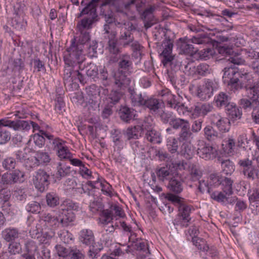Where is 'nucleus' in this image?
<instances>
[{
  "instance_id": "1",
  "label": "nucleus",
  "mask_w": 259,
  "mask_h": 259,
  "mask_svg": "<svg viewBox=\"0 0 259 259\" xmlns=\"http://www.w3.org/2000/svg\"><path fill=\"white\" fill-rule=\"evenodd\" d=\"M80 35L78 41H72L70 46L63 53L65 63L64 70V80L65 82H73L79 81L82 83L84 77L78 69L82 70L81 64L85 60L83 48L90 39L89 32L79 31Z\"/></svg>"
},
{
  "instance_id": "2",
  "label": "nucleus",
  "mask_w": 259,
  "mask_h": 259,
  "mask_svg": "<svg viewBox=\"0 0 259 259\" xmlns=\"http://www.w3.org/2000/svg\"><path fill=\"white\" fill-rule=\"evenodd\" d=\"M135 2V0H132L124 4L123 0H92L81 11L82 14H88V16L83 18L79 22L77 25L78 30L84 31L90 29L97 16V11L105 17L106 20L109 17H113L112 12L109 11L111 6L117 11L125 14L130 18H134V16L129 14L128 10L134 7Z\"/></svg>"
},
{
  "instance_id": "3",
  "label": "nucleus",
  "mask_w": 259,
  "mask_h": 259,
  "mask_svg": "<svg viewBox=\"0 0 259 259\" xmlns=\"http://www.w3.org/2000/svg\"><path fill=\"white\" fill-rule=\"evenodd\" d=\"M78 208V203L66 199L61 204L55 215L44 212L41 219L54 229L67 227L75 220V215L73 211L77 210Z\"/></svg>"
},
{
  "instance_id": "4",
  "label": "nucleus",
  "mask_w": 259,
  "mask_h": 259,
  "mask_svg": "<svg viewBox=\"0 0 259 259\" xmlns=\"http://www.w3.org/2000/svg\"><path fill=\"white\" fill-rule=\"evenodd\" d=\"M186 170L189 172L188 178L191 181L199 180L202 175L199 164L191 161H177L166 164L160 167L157 171L158 178L161 181H169L174 176L180 174V171Z\"/></svg>"
},
{
  "instance_id": "5",
  "label": "nucleus",
  "mask_w": 259,
  "mask_h": 259,
  "mask_svg": "<svg viewBox=\"0 0 259 259\" xmlns=\"http://www.w3.org/2000/svg\"><path fill=\"white\" fill-rule=\"evenodd\" d=\"M131 100L133 106L147 108L151 113L160 116L163 123H167L170 120V124H171L172 120L177 119H171L172 113L171 112H166L164 110V103L157 99L153 98L148 99L143 97L141 94H133L131 95ZM170 125L172 126L171 124Z\"/></svg>"
},
{
  "instance_id": "6",
  "label": "nucleus",
  "mask_w": 259,
  "mask_h": 259,
  "mask_svg": "<svg viewBox=\"0 0 259 259\" xmlns=\"http://www.w3.org/2000/svg\"><path fill=\"white\" fill-rule=\"evenodd\" d=\"M171 124L175 129H181L180 134V140L184 142L181 145L180 153L186 159H190L194 154V148L189 139L191 135L190 131V124L187 120L183 119H177L171 121Z\"/></svg>"
},
{
  "instance_id": "7",
  "label": "nucleus",
  "mask_w": 259,
  "mask_h": 259,
  "mask_svg": "<svg viewBox=\"0 0 259 259\" xmlns=\"http://www.w3.org/2000/svg\"><path fill=\"white\" fill-rule=\"evenodd\" d=\"M232 66L231 67H225L224 69L223 80L233 92L241 88L244 84L250 80V74Z\"/></svg>"
},
{
  "instance_id": "8",
  "label": "nucleus",
  "mask_w": 259,
  "mask_h": 259,
  "mask_svg": "<svg viewBox=\"0 0 259 259\" xmlns=\"http://www.w3.org/2000/svg\"><path fill=\"white\" fill-rule=\"evenodd\" d=\"M219 88L215 79H204L202 82L190 88L192 93L201 100H207L213 95Z\"/></svg>"
},
{
  "instance_id": "9",
  "label": "nucleus",
  "mask_w": 259,
  "mask_h": 259,
  "mask_svg": "<svg viewBox=\"0 0 259 259\" xmlns=\"http://www.w3.org/2000/svg\"><path fill=\"white\" fill-rule=\"evenodd\" d=\"M132 62L130 56H123L118 62V70L114 73L115 85L121 89L123 87L128 85L130 83V79L127 77L126 73L129 70Z\"/></svg>"
},
{
  "instance_id": "10",
  "label": "nucleus",
  "mask_w": 259,
  "mask_h": 259,
  "mask_svg": "<svg viewBox=\"0 0 259 259\" xmlns=\"http://www.w3.org/2000/svg\"><path fill=\"white\" fill-rule=\"evenodd\" d=\"M116 22L113 17H109L106 20V24L104 25V29L105 31V38L108 39V49L111 54H117L119 52L117 46L116 31L115 29Z\"/></svg>"
},
{
  "instance_id": "11",
  "label": "nucleus",
  "mask_w": 259,
  "mask_h": 259,
  "mask_svg": "<svg viewBox=\"0 0 259 259\" xmlns=\"http://www.w3.org/2000/svg\"><path fill=\"white\" fill-rule=\"evenodd\" d=\"M233 181L230 178L223 177L219 174H212L208 178L206 186L208 192L211 193L213 188L221 185L224 192L227 194L231 195L233 193Z\"/></svg>"
},
{
  "instance_id": "12",
  "label": "nucleus",
  "mask_w": 259,
  "mask_h": 259,
  "mask_svg": "<svg viewBox=\"0 0 259 259\" xmlns=\"http://www.w3.org/2000/svg\"><path fill=\"white\" fill-rule=\"evenodd\" d=\"M9 127L14 131H18L22 127L27 128V125L24 122L16 121V120H10L9 117L0 119V144L3 145L9 142L11 139V133L6 128Z\"/></svg>"
},
{
  "instance_id": "13",
  "label": "nucleus",
  "mask_w": 259,
  "mask_h": 259,
  "mask_svg": "<svg viewBox=\"0 0 259 259\" xmlns=\"http://www.w3.org/2000/svg\"><path fill=\"white\" fill-rule=\"evenodd\" d=\"M210 41V38L206 36L205 35H199L198 34L196 36H193L191 38L188 39L186 38L184 40L181 42L179 45V47L181 52L183 54L190 55L192 56L194 54H196L198 50L195 49L192 44H207Z\"/></svg>"
},
{
  "instance_id": "14",
  "label": "nucleus",
  "mask_w": 259,
  "mask_h": 259,
  "mask_svg": "<svg viewBox=\"0 0 259 259\" xmlns=\"http://www.w3.org/2000/svg\"><path fill=\"white\" fill-rule=\"evenodd\" d=\"M128 239L130 242L135 243L137 259H144L150 254L149 244L147 240L138 241L136 234L132 232Z\"/></svg>"
},
{
  "instance_id": "15",
  "label": "nucleus",
  "mask_w": 259,
  "mask_h": 259,
  "mask_svg": "<svg viewBox=\"0 0 259 259\" xmlns=\"http://www.w3.org/2000/svg\"><path fill=\"white\" fill-rule=\"evenodd\" d=\"M189 175V172L186 170L180 171L179 175H175L168 182V189L175 193H181L183 189L182 179H185L188 181H192L188 178Z\"/></svg>"
},
{
  "instance_id": "16",
  "label": "nucleus",
  "mask_w": 259,
  "mask_h": 259,
  "mask_svg": "<svg viewBox=\"0 0 259 259\" xmlns=\"http://www.w3.org/2000/svg\"><path fill=\"white\" fill-rule=\"evenodd\" d=\"M87 184L92 188H101L103 194L106 196L110 197L118 196L112 186L104 179L98 177L96 181H89Z\"/></svg>"
},
{
  "instance_id": "17",
  "label": "nucleus",
  "mask_w": 259,
  "mask_h": 259,
  "mask_svg": "<svg viewBox=\"0 0 259 259\" xmlns=\"http://www.w3.org/2000/svg\"><path fill=\"white\" fill-rule=\"evenodd\" d=\"M116 26L122 27V31L119 37V41L122 44L124 47L129 45L134 40V36L131 33V31L135 29V26L133 25L132 22L129 21L123 23H116Z\"/></svg>"
},
{
  "instance_id": "18",
  "label": "nucleus",
  "mask_w": 259,
  "mask_h": 259,
  "mask_svg": "<svg viewBox=\"0 0 259 259\" xmlns=\"http://www.w3.org/2000/svg\"><path fill=\"white\" fill-rule=\"evenodd\" d=\"M197 154L200 158L205 160L213 159L218 154L217 150L209 144L203 141L198 142Z\"/></svg>"
},
{
  "instance_id": "19",
  "label": "nucleus",
  "mask_w": 259,
  "mask_h": 259,
  "mask_svg": "<svg viewBox=\"0 0 259 259\" xmlns=\"http://www.w3.org/2000/svg\"><path fill=\"white\" fill-rule=\"evenodd\" d=\"M24 172L19 169H15L12 172H6L1 178L0 183L3 185H11L24 181Z\"/></svg>"
},
{
  "instance_id": "20",
  "label": "nucleus",
  "mask_w": 259,
  "mask_h": 259,
  "mask_svg": "<svg viewBox=\"0 0 259 259\" xmlns=\"http://www.w3.org/2000/svg\"><path fill=\"white\" fill-rule=\"evenodd\" d=\"M241 56H245L251 59L255 58L257 59H259V52L256 53L252 49H241L239 53L235 54V55L230 57L228 60L233 63L234 65L244 64L245 60L242 58Z\"/></svg>"
},
{
  "instance_id": "21",
  "label": "nucleus",
  "mask_w": 259,
  "mask_h": 259,
  "mask_svg": "<svg viewBox=\"0 0 259 259\" xmlns=\"http://www.w3.org/2000/svg\"><path fill=\"white\" fill-rule=\"evenodd\" d=\"M50 176L44 170L39 169L34 176L33 181L35 187L40 192L44 191L48 187Z\"/></svg>"
},
{
  "instance_id": "22",
  "label": "nucleus",
  "mask_w": 259,
  "mask_h": 259,
  "mask_svg": "<svg viewBox=\"0 0 259 259\" xmlns=\"http://www.w3.org/2000/svg\"><path fill=\"white\" fill-rule=\"evenodd\" d=\"M166 105L168 107L176 110L178 113L180 115H184L187 112H191V108H188L185 106L183 104L178 102L176 100V96L171 93H167L166 95Z\"/></svg>"
},
{
  "instance_id": "23",
  "label": "nucleus",
  "mask_w": 259,
  "mask_h": 259,
  "mask_svg": "<svg viewBox=\"0 0 259 259\" xmlns=\"http://www.w3.org/2000/svg\"><path fill=\"white\" fill-rule=\"evenodd\" d=\"M238 164L244 175L247 178L253 180L255 177H259V172L252 165L251 160L248 159H241L239 161Z\"/></svg>"
},
{
  "instance_id": "24",
  "label": "nucleus",
  "mask_w": 259,
  "mask_h": 259,
  "mask_svg": "<svg viewBox=\"0 0 259 259\" xmlns=\"http://www.w3.org/2000/svg\"><path fill=\"white\" fill-rule=\"evenodd\" d=\"M44 213V212L39 214V220L38 222L34 221L33 220L31 222V218H29L28 220V226L30 228L29 229V234L32 238H37L39 237V235L44 229L41 227L42 225L46 226V227H51L48 225L45 221L41 220V215Z\"/></svg>"
},
{
  "instance_id": "25",
  "label": "nucleus",
  "mask_w": 259,
  "mask_h": 259,
  "mask_svg": "<svg viewBox=\"0 0 259 259\" xmlns=\"http://www.w3.org/2000/svg\"><path fill=\"white\" fill-rule=\"evenodd\" d=\"M211 123L215 125L218 130L222 132H228L230 128V122L229 119L225 117H222L219 114H214L211 116Z\"/></svg>"
},
{
  "instance_id": "26",
  "label": "nucleus",
  "mask_w": 259,
  "mask_h": 259,
  "mask_svg": "<svg viewBox=\"0 0 259 259\" xmlns=\"http://www.w3.org/2000/svg\"><path fill=\"white\" fill-rule=\"evenodd\" d=\"M86 92L90 100L95 102L98 98H101L103 97V95L106 96L108 93L107 89L98 87L94 84L87 88Z\"/></svg>"
},
{
  "instance_id": "27",
  "label": "nucleus",
  "mask_w": 259,
  "mask_h": 259,
  "mask_svg": "<svg viewBox=\"0 0 259 259\" xmlns=\"http://www.w3.org/2000/svg\"><path fill=\"white\" fill-rule=\"evenodd\" d=\"M179 214L182 217V221L181 225L184 227H187L188 223L191 220L190 217V213L194 210L193 206L191 205L183 202L178 206Z\"/></svg>"
},
{
  "instance_id": "28",
  "label": "nucleus",
  "mask_w": 259,
  "mask_h": 259,
  "mask_svg": "<svg viewBox=\"0 0 259 259\" xmlns=\"http://www.w3.org/2000/svg\"><path fill=\"white\" fill-rule=\"evenodd\" d=\"M212 109L213 107L209 103H198L193 107H191V113L194 118L200 116H204L211 112Z\"/></svg>"
},
{
  "instance_id": "29",
  "label": "nucleus",
  "mask_w": 259,
  "mask_h": 259,
  "mask_svg": "<svg viewBox=\"0 0 259 259\" xmlns=\"http://www.w3.org/2000/svg\"><path fill=\"white\" fill-rule=\"evenodd\" d=\"M164 49L160 54L162 58V62L164 66L167 65L170 63L174 59V57L171 55L173 44L170 40L163 43Z\"/></svg>"
},
{
  "instance_id": "30",
  "label": "nucleus",
  "mask_w": 259,
  "mask_h": 259,
  "mask_svg": "<svg viewBox=\"0 0 259 259\" xmlns=\"http://www.w3.org/2000/svg\"><path fill=\"white\" fill-rule=\"evenodd\" d=\"M113 219L112 212L109 209H104L100 213L99 221L100 223L105 226L104 229L106 231L112 232L114 231V228L112 224H111L108 228H106V226L110 224Z\"/></svg>"
},
{
  "instance_id": "31",
  "label": "nucleus",
  "mask_w": 259,
  "mask_h": 259,
  "mask_svg": "<svg viewBox=\"0 0 259 259\" xmlns=\"http://www.w3.org/2000/svg\"><path fill=\"white\" fill-rule=\"evenodd\" d=\"M155 10V7L151 6L145 9L142 14V18L144 21V26L146 29L151 27L156 22V19L153 15Z\"/></svg>"
},
{
  "instance_id": "32",
  "label": "nucleus",
  "mask_w": 259,
  "mask_h": 259,
  "mask_svg": "<svg viewBox=\"0 0 259 259\" xmlns=\"http://www.w3.org/2000/svg\"><path fill=\"white\" fill-rule=\"evenodd\" d=\"M48 228L47 230L46 228L43 229L37 239L38 240L40 243L49 245L50 244L51 239L55 234L54 231L58 228L54 229L52 227Z\"/></svg>"
},
{
  "instance_id": "33",
  "label": "nucleus",
  "mask_w": 259,
  "mask_h": 259,
  "mask_svg": "<svg viewBox=\"0 0 259 259\" xmlns=\"http://www.w3.org/2000/svg\"><path fill=\"white\" fill-rule=\"evenodd\" d=\"M79 241L83 244L89 246L95 243V237L93 231L90 229H82L79 233Z\"/></svg>"
},
{
  "instance_id": "34",
  "label": "nucleus",
  "mask_w": 259,
  "mask_h": 259,
  "mask_svg": "<svg viewBox=\"0 0 259 259\" xmlns=\"http://www.w3.org/2000/svg\"><path fill=\"white\" fill-rule=\"evenodd\" d=\"M111 137L114 143V147L117 151H120L124 146L122 134L119 130L114 129L111 131Z\"/></svg>"
},
{
  "instance_id": "35",
  "label": "nucleus",
  "mask_w": 259,
  "mask_h": 259,
  "mask_svg": "<svg viewBox=\"0 0 259 259\" xmlns=\"http://www.w3.org/2000/svg\"><path fill=\"white\" fill-rule=\"evenodd\" d=\"M45 138H47L49 140H52L54 139V136L49 133L48 132L39 131V133H36L34 134L32 139L35 145L41 148L45 145Z\"/></svg>"
},
{
  "instance_id": "36",
  "label": "nucleus",
  "mask_w": 259,
  "mask_h": 259,
  "mask_svg": "<svg viewBox=\"0 0 259 259\" xmlns=\"http://www.w3.org/2000/svg\"><path fill=\"white\" fill-rule=\"evenodd\" d=\"M62 140H59L56 143L58 156L61 159H68L73 157V154L70 152L67 146L62 143Z\"/></svg>"
},
{
  "instance_id": "37",
  "label": "nucleus",
  "mask_w": 259,
  "mask_h": 259,
  "mask_svg": "<svg viewBox=\"0 0 259 259\" xmlns=\"http://www.w3.org/2000/svg\"><path fill=\"white\" fill-rule=\"evenodd\" d=\"M19 234L18 229L14 227L7 228L2 232L3 238L9 242L18 238Z\"/></svg>"
},
{
  "instance_id": "38",
  "label": "nucleus",
  "mask_w": 259,
  "mask_h": 259,
  "mask_svg": "<svg viewBox=\"0 0 259 259\" xmlns=\"http://www.w3.org/2000/svg\"><path fill=\"white\" fill-rule=\"evenodd\" d=\"M226 110L229 118L233 120L239 119L241 117L242 114L241 109L237 107L234 103L228 104Z\"/></svg>"
},
{
  "instance_id": "39",
  "label": "nucleus",
  "mask_w": 259,
  "mask_h": 259,
  "mask_svg": "<svg viewBox=\"0 0 259 259\" xmlns=\"http://www.w3.org/2000/svg\"><path fill=\"white\" fill-rule=\"evenodd\" d=\"M248 97L252 101V104H259V82H257L247 90Z\"/></svg>"
},
{
  "instance_id": "40",
  "label": "nucleus",
  "mask_w": 259,
  "mask_h": 259,
  "mask_svg": "<svg viewBox=\"0 0 259 259\" xmlns=\"http://www.w3.org/2000/svg\"><path fill=\"white\" fill-rule=\"evenodd\" d=\"M70 166L67 165L65 163L59 162L57 164L56 170L54 176L56 179L60 180L70 173Z\"/></svg>"
},
{
  "instance_id": "41",
  "label": "nucleus",
  "mask_w": 259,
  "mask_h": 259,
  "mask_svg": "<svg viewBox=\"0 0 259 259\" xmlns=\"http://www.w3.org/2000/svg\"><path fill=\"white\" fill-rule=\"evenodd\" d=\"M230 99L227 94L221 92L214 97V102L218 107L224 106L227 108V106L231 103L230 102Z\"/></svg>"
},
{
  "instance_id": "42",
  "label": "nucleus",
  "mask_w": 259,
  "mask_h": 259,
  "mask_svg": "<svg viewBox=\"0 0 259 259\" xmlns=\"http://www.w3.org/2000/svg\"><path fill=\"white\" fill-rule=\"evenodd\" d=\"M35 155L38 162L39 165H46L50 162L51 158L49 153L42 150H39L35 153Z\"/></svg>"
},
{
  "instance_id": "43",
  "label": "nucleus",
  "mask_w": 259,
  "mask_h": 259,
  "mask_svg": "<svg viewBox=\"0 0 259 259\" xmlns=\"http://www.w3.org/2000/svg\"><path fill=\"white\" fill-rule=\"evenodd\" d=\"M222 171L226 175H231L234 171L235 167L232 161L229 159L224 160L221 162Z\"/></svg>"
},
{
  "instance_id": "44",
  "label": "nucleus",
  "mask_w": 259,
  "mask_h": 259,
  "mask_svg": "<svg viewBox=\"0 0 259 259\" xmlns=\"http://www.w3.org/2000/svg\"><path fill=\"white\" fill-rule=\"evenodd\" d=\"M146 137L148 141L153 144H159L161 142L160 133L154 130L148 131Z\"/></svg>"
},
{
  "instance_id": "45",
  "label": "nucleus",
  "mask_w": 259,
  "mask_h": 259,
  "mask_svg": "<svg viewBox=\"0 0 259 259\" xmlns=\"http://www.w3.org/2000/svg\"><path fill=\"white\" fill-rule=\"evenodd\" d=\"M205 138L209 141L214 140L218 136V132L210 126H206L203 130Z\"/></svg>"
},
{
  "instance_id": "46",
  "label": "nucleus",
  "mask_w": 259,
  "mask_h": 259,
  "mask_svg": "<svg viewBox=\"0 0 259 259\" xmlns=\"http://www.w3.org/2000/svg\"><path fill=\"white\" fill-rule=\"evenodd\" d=\"M99 73V78L101 80L102 83L105 86L107 87L111 84V80L108 76V73L105 67L100 69Z\"/></svg>"
},
{
  "instance_id": "47",
  "label": "nucleus",
  "mask_w": 259,
  "mask_h": 259,
  "mask_svg": "<svg viewBox=\"0 0 259 259\" xmlns=\"http://www.w3.org/2000/svg\"><path fill=\"white\" fill-rule=\"evenodd\" d=\"M132 50L133 51V55L136 58H141L143 47L137 41H134L131 45Z\"/></svg>"
},
{
  "instance_id": "48",
  "label": "nucleus",
  "mask_w": 259,
  "mask_h": 259,
  "mask_svg": "<svg viewBox=\"0 0 259 259\" xmlns=\"http://www.w3.org/2000/svg\"><path fill=\"white\" fill-rule=\"evenodd\" d=\"M142 128L140 126H134L129 127L127 129L126 134L128 139H138L139 136H141Z\"/></svg>"
},
{
  "instance_id": "49",
  "label": "nucleus",
  "mask_w": 259,
  "mask_h": 259,
  "mask_svg": "<svg viewBox=\"0 0 259 259\" xmlns=\"http://www.w3.org/2000/svg\"><path fill=\"white\" fill-rule=\"evenodd\" d=\"M58 235L64 243H69L73 239V235L65 229L61 230L58 233Z\"/></svg>"
},
{
  "instance_id": "50",
  "label": "nucleus",
  "mask_w": 259,
  "mask_h": 259,
  "mask_svg": "<svg viewBox=\"0 0 259 259\" xmlns=\"http://www.w3.org/2000/svg\"><path fill=\"white\" fill-rule=\"evenodd\" d=\"M16 121H20V122H24L26 123L27 125V128H23L22 127L21 130H18V131H21V132H27L29 131L31 127L33 128V132H34L36 131H38L39 133V131H42L41 130H40V127L38 125L37 123L36 122L32 121H25V120H16Z\"/></svg>"
},
{
  "instance_id": "51",
  "label": "nucleus",
  "mask_w": 259,
  "mask_h": 259,
  "mask_svg": "<svg viewBox=\"0 0 259 259\" xmlns=\"http://www.w3.org/2000/svg\"><path fill=\"white\" fill-rule=\"evenodd\" d=\"M119 115L121 119L125 122H129L133 118L130 108L127 107H123L120 110Z\"/></svg>"
},
{
  "instance_id": "52",
  "label": "nucleus",
  "mask_w": 259,
  "mask_h": 259,
  "mask_svg": "<svg viewBox=\"0 0 259 259\" xmlns=\"http://www.w3.org/2000/svg\"><path fill=\"white\" fill-rule=\"evenodd\" d=\"M192 242L197 248L202 251H207L208 246L206 244L205 241L203 239L199 237H194L192 238Z\"/></svg>"
},
{
  "instance_id": "53",
  "label": "nucleus",
  "mask_w": 259,
  "mask_h": 259,
  "mask_svg": "<svg viewBox=\"0 0 259 259\" xmlns=\"http://www.w3.org/2000/svg\"><path fill=\"white\" fill-rule=\"evenodd\" d=\"M122 96V93L119 90H113L110 94L108 95V97L107 98V99L111 103L115 104L119 101Z\"/></svg>"
},
{
  "instance_id": "54",
  "label": "nucleus",
  "mask_w": 259,
  "mask_h": 259,
  "mask_svg": "<svg viewBox=\"0 0 259 259\" xmlns=\"http://www.w3.org/2000/svg\"><path fill=\"white\" fill-rule=\"evenodd\" d=\"M224 151L225 153L231 154H232L235 146V143L233 139H229L228 140L224 141L222 144Z\"/></svg>"
},
{
  "instance_id": "55",
  "label": "nucleus",
  "mask_w": 259,
  "mask_h": 259,
  "mask_svg": "<svg viewBox=\"0 0 259 259\" xmlns=\"http://www.w3.org/2000/svg\"><path fill=\"white\" fill-rule=\"evenodd\" d=\"M47 204L51 207H54L59 204V198L54 192L49 193L46 196Z\"/></svg>"
},
{
  "instance_id": "56",
  "label": "nucleus",
  "mask_w": 259,
  "mask_h": 259,
  "mask_svg": "<svg viewBox=\"0 0 259 259\" xmlns=\"http://www.w3.org/2000/svg\"><path fill=\"white\" fill-rule=\"evenodd\" d=\"M166 145L168 151L171 153H174L177 151L179 142L173 137H169L167 140Z\"/></svg>"
},
{
  "instance_id": "57",
  "label": "nucleus",
  "mask_w": 259,
  "mask_h": 259,
  "mask_svg": "<svg viewBox=\"0 0 259 259\" xmlns=\"http://www.w3.org/2000/svg\"><path fill=\"white\" fill-rule=\"evenodd\" d=\"M209 193L210 194L211 198L218 202H224L225 200H227V196L230 195L227 194L224 192L219 191L211 192Z\"/></svg>"
},
{
  "instance_id": "58",
  "label": "nucleus",
  "mask_w": 259,
  "mask_h": 259,
  "mask_svg": "<svg viewBox=\"0 0 259 259\" xmlns=\"http://www.w3.org/2000/svg\"><path fill=\"white\" fill-rule=\"evenodd\" d=\"M16 164L15 158L11 157L5 158L2 162L3 167L6 170L14 169L16 166Z\"/></svg>"
},
{
  "instance_id": "59",
  "label": "nucleus",
  "mask_w": 259,
  "mask_h": 259,
  "mask_svg": "<svg viewBox=\"0 0 259 259\" xmlns=\"http://www.w3.org/2000/svg\"><path fill=\"white\" fill-rule=\"evenodd\" d=\"M41 207L39 203L36 201H31L26 206V209L27 211L32 213L39 212Z\"/></svg>"
},
{
  "instance_id": "60",
  "label": "nucleus",
  "mask_w": 259,
  "mask_h": 259,
  "mask_svg": "<svg viewBox=\"0 0 259 259\" xmlns=\"http://www.w3.org/2000/svg\"><path fill=\"white\" fill-rule=\"evenodd\" d=\"M215 53L213 48H205L199 53V55L201 59L207 60L209 59Z\"/></svg>"
},
{
  "instance_id": "61",
  "label": "nucleus",
  "mask_w": 259,
  "mask_h": 259,
  "mask_svg": "<svg viewBox=\"0 0 259 259\" xmlns=\"http://www.w3.org/2000/svg\"><path fill=\"white\" fill-rule=\"evenodd\" d=\"M24 165L28 169L35 168L39 166L38 162L35 155L33 156H29L25 162Z\"/></svg>"
},
{
  "instance_id": "62",
  "label": "nucleus",
  "mask_w": 259,
  "mask_h": 259,
  "mask_svg": "<svg viewBox=\"0 0 259 259\" xmlns=\"http://www.w3.org/2000/svg\"><path fill=\"white\" fill-rule=\"evenodd\" d=\"M55 249L58 256L60 257L65 258L70 254V250L66 248L61 245H56Z\"/></svg>"
},
{
  "instance_id": "63",
  "label": "nucleus",
  "mask_w": 259,
  "mask_h": 259,
  "mask_svg": "<svg viewBox=\"0 0 259 259\" xmlns=\"http://www.w3.org/2000/svg\"><path fill=\"white\" fill-rule=\"evenodd\" d=\"M25 247L26 251L28 253H34L37 250V246L35 242L31 240L26 241Z\"/></svg>"
},
{
  "instance_id": "64",
  "label": "nucleus",
  "mask_w": 259,
  "mask_h": 259,
  "mask_svg": "<svg viewBox=\"0 0 259 259\" xmlns=\"http://www.w3.org/2000/svg\"><path fill=\"white\" fill-rule=\"evenodd\" d=\"M9 251L11 254H16L19 253L21 251V246L18 242H12L10 244Z\"/></svg>"
}]
</instances>
